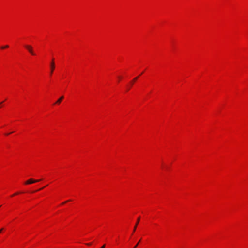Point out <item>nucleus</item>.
<instances>
[{"mask_svg":"<svg viewBox=\"0 0 248 248\" xmlns=\"http://www.w3.org/2000/svg\"><path fill=\"white\" fill-rule=\"evenodd\" d=\"M140 221V217H139L138 219H137V222H136V224H135V225L134 226V230H133V232H134L135 231V230L136 229V228L137 227V225H138V223H139Z\"/></svg>","mask_w":248,"mask_h":248,"instance_id":"obj_2","label":"nucleus"},{"mask_svg":"<svg viewBox=\"0 0 248 248\" xmlns=\"http://www.w3.org/2000/svg\"><path fill=\"white\" fill-rule=\"evenodd\" d=\"M18 194V193H15V194H14L13 196L16 195H17V194Z\"/></svg>","mask_w":248,"mask_h":248,"instance_id":"obj_8","label":"nucleus"},{"mask_svg":"<svg viewBox=\"0 0 248 248\" xmlns=\"http://www.w3.org/2000/svg\"><path fill=\"white\" fill-rule=\"evenodd\" d=\"M70 201V200L67 201H66V202H63V203H62V204H64L65 203H66V202H69V201Z\"/></svg>","mask_w":248,"mask_h":248,"instance_id":"obj_5","label":"nucleus"},{"mask_svg":"<svg viewBox=\"0 0 248 248\" xmlns=\"http://www.w3.org/2000/svg\"><path fill=\"white\" fill-rule=\"evenodd\" d=\"M41 180H34L33 179H30L28 180L26 182L25 184H31L34 183H36L40 181Z\"/></svg>","mask_w":248,"mask_h":248,"instance_id":"obj_1","label":"nucleus"},{"mask_svg":"<svg viewBox=\"0 0 248 248\" xmlns=\"http://www.w3.org/2000/svg\"><path fill=\"white\" fill-rule=\"evenodd\" d=\"M64 98V97L62 96H61L55 103V104H59L60 103L62 100Z\"/></svg>","mask_w":248,"mask_h":248,"instance_id":"obj_3","label":"nucleus"},{"mask_svg":"<svg viewBox=\"0 0 248 248\" xmlns=\"http://www.w3.org/2000/svg\"><path fill=\"white\" fill-rule=\"evenodd\" d=\"M43 188H40V189H39L38 190H41L42 189H43Z\"/></svg>","mask_w":248,"mask_h":248,"instance_id":"obj_10","label":"nucleus"},{"mask_svg":"<svg viewBox=\"0 0 248 248\" xmlns=\"http://www.w3.org/2000/svg\"><path fill=\"white\" fill-rule=\"evenodd\" d=\"M105 245H104L103 246H102L100 248H105Z\"/></svg>","mask_w":248,"mask_h":248,"instance_id":"obj_6","label":"nucleus"},{"mask_svg":"<svg viewBox=\"0 0 248 248\" xmlns=\"http://www.w3.org/2000/svg\"><path fill=\"white\" fill-rule=\"evenodd\" d=\"M140 240L138 243H136V245L134 247V248H136L138 246V245L139 243L140 242Z\"/></svg>","mask_w":248,"mask_h":248,"instance_id":"obj_4","label":"nucleus"},{"mask_svg":"<svg viewBox=\"0 0 248 248\" xmlns=\"http://www.w3.org/2000/svg\"><path fill=\"white\" fill-rule=\"evenodd\" d=\"M91 244V243H87V244H86V245H87L88 246L90 245Z\"/></svg>","mask_w":248,"mask_h":248,"instance_id":"obj_9","label":"nucleus"},{"mask_svg":"<svg viewBox=\"0 0 248 248\" xmlns=\"http://www.w3.org/2000/svg\"><path fill=\"white\" fill-rule=\"evenodd\" d=\"M2 230H3L2 228L0 229V233L2 232Z\"/></svg>","mask_w":248,"mask_h":248,"instance_id":"obj_7","label":"nucleus"}]
</instances>
